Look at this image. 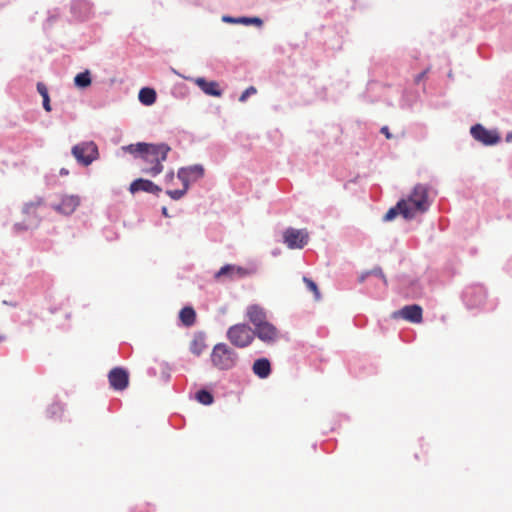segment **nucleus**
<instances>
[{
	"instance_id": "7c9ffc66",
	"label": "nucleus",
	"mask_w": 512,
	"mask_h": 512,
	"mask_svg": "<svg viewBox=\"0 0 512 512\" xmlns=\"http://www.w3.org/2000/svg\"><path fill=\"white\" fill-rule=\"evenodd\" d=\"M43 98V108L47 111V112H50L51 111V106H50V98H49V95H44Z\"/></svg>"
},
{
	"instance_id": "c756f323",
	"label": "nucleus",
	"mask_w": 512,
	"mask_h": 512,
	"mask_svg": "<svg viewBox=\"0 0 512 512\" xmlns=\"http://www.w3.org/2000/svg\"><path fill=\"white\" fill-rule=\"evenodd\" d=\"M368 274H374V275L382 278L384 283L387 284V280H386V278H385V276H384V274H383V272H382V270L380 268H375L372 271H370Z\"/></svg>"
},
{
	"instance_id": "58836bf2",
	"label": "nucleus",
	"mask_w": 512,
	"mask_h": 512,
	"mask_svg": "<svg viewBox=\"0 0 512 512\" xmlns=\"http://www.w3.org/2000/svg\"><path fill=\"white\" fill-rule=\"evenodd\" d=\"M51 408H52V409H55V410H56V409H60V407H59L58 405H53Z\"/></svg>"
},
{
	"instance_id": "f8f14e48",
	"label": "nucleus",
	"mask_w": 512,
	"mask_h": 512,
	"mask_svg": "<svg viewBox=\"0 0 512 512\" xmlns=\"http://www.w3.org/2000/svg\"><path fill=\"white\" fill-rule=\"evenodd\" d=\"M393 317H401L411 323H421L423 320V310L422 307L417 304L407 305L399 311L394 312Z\"/></svg>"
},
{
	"instance_id": "393cba45",
	"label": "nucleus",
	"mask_w": 512,
	"mask_h": 512,
	"mask_svg": "<svg viewBox=\"0 0 512 512\" xmlns=\"http://www.w3.org/2000/svg\"><path fill=\"white\" fill-rule=\"evenodd\" d=\"M303 282L305 283L307 289L314 294L316 300L320 299V292L317 284L308 277H303Z\"/></svg>"
},
{
	"instance_id": "cd10ccee",
	"label": "nucleus",
	"mask_w": 512,
	"mask_h": 512,
	"mask_svg": "<svg viewBox=\"0 0 512 512\" xmlns=\"http://www.w3.org/2000/svg\"><path fill=\"white\" fill-rule=\"evenodd\" d=\"M257 90L254 86L248 87L240 96L239 101L244 102L250 95L256 94Z\"/></svg>"
},
{
	"instance_id": "bb28decb",
	"label": "nucleus",
	"mask_w": 512,
	"mask_h": 512,
	"mask_svg": "<svg viewBox=\"0 0 512 512\" xmlns=\"http://www.w3.org/2000/svg\"><path fill=\"white\" fill-rule=\"evenodd\" d=\"M238 23H244V24H256L257 26L262 25V20L258 17L248 18V17H242L238 19Z\"/></svg>"
},
{
	"instance_id": "4468645a",
	"label": "nucleus",
	"mask_w": 512,
	"mask_h": 512,
	"mask_svg": "<svg viewBox=\"0 0 512 512\" xmlns=\"http://www.w3.org/2000/svg\"><path fill=\"white\" fill-rule=\"evenodd\" d=\"M253 332L254 336L256 335L260 340L266 343H273L279 337L277 328L268 321L257 326Z\"/></svg>"
},
{
	"instance_id": "2f4dec72",
	"label": "nucleus",
	"mask_w": 512,
	"mask_h": 512,
	"mask_svg": "<svg viewBox=\"0 0 512 512\" xmlns=\"http://www.w3.org/2000/svg\"><path fill=\"white\" fill-rule=\"evenodd\" d=\"M381 133H383L387 139H391V138H392V135H391V133L389 132V129H388V127H387V126H383V127L381 128Z\"/></svg>"
},
{
	"instance_id": "72a5a7b5",
	"label": "nucleus",
	"mask_w": 512,
	"mask_h": 512,
	"mask_svg": "<svg viewBox=\"0 0 512 512\" xmlns=\"http://www.w3.org/2000/svg\"><path fill=\"white\" fill-rule=\"evenodd\" d=\"M425 75H426V71H423L422 73L418 74V75L415 77V79H414L415 83H417V84H418L421 80H423V79H424Z\"/></svg>"
},
{
	"instance_id": "6e6552de",
	"label": "nucleus",
	"mask_w": 512,
	"mask_h": 512,
	"mask_svg": "<svg viewBox=\"0 0 512 512\" xmlns=\"http://www.w3.org/2000/svg\"><path fill=\"white\" fill-rule=\"evenodd\" d=\"M309 235L305 230H298L294 228H288L284 234V243L290 249H301L308 242Z\"/></svg>"
},
{
	"instance_id": "9d476101",
	"label": "nucleus",
	"mask_w": 512,
	"mask_h": 512,
	"mask_svg": "<svg viewBox=\"0 0 512 512\" xmlns=\"http://www.w3.org/2000/svg\"><path fill=\"white\" fill-rule=\"evenodd\" d=\"M472 136L485 145H494L500 141V136L496 131L488 130L480 124L471 128Z\"/></svg>"
},
{
	"instance_id": "6ab92c4d",
	"label": "nucleus",
	"mask_w": 512,
	"mask_h": 512,
	"mask_svg": "<svg viewBox=\"0 0 512 512\" xmlns=\"http://www.w3.org/2000/svg\"><path fill=\"white\" fill-rule=\"evenodd\" d=\"M255 375L261 379L267 378L271 373V365L267 358L257 359L252 367Z\"/></svg>"
},
{
	"instance_id": "ddd939ff",
	"label": "nucleus",
	"mask_w": 512,
	"mask_h": 512,
	"mask_svg": "<svg viewBox=\"0 0 512 512\" xmlns=\"http://www.w3.org/2000/svg\"><path fill=\"white\" fill-rule=\"evenodd\" d=\"M80 205V198L77 195H64L59 204H53L52 208L60 214L70 215Z\"/></svg>"
},
{
	"instance_id": "412c9836",
	"label": "nucleus",
	"mask_w": 512,
	"mask_h": 512,
	"mask_svg": "<svg viewBox=\"0 0 512 512\" xmlns=\"http://www.w3.org/2000/svg\"><path fill=\"white\" fill-rule=\"evenodd\" d=\"M179 318L185 326H192L196 321L195 310L192 307H184L179 313Z\"/></svg>"
},
{
	"instance_id": "c85d7f7f",
	"label": "nucleus",
	"mask_w": 512,
	"mask_h": 512,
	"mask_svg": "<svg viewBox=\"0 0 512 512\" xmlns=\"http://www.w3.org/2000/svg\"><path fill=\"white\" fill-rule=\"evenodd\" d=\"M37 91L42 97H44V95H49L47 87L41 82L37 84Z\"/></svg>"
},
{
	"instance_id": "4be33fe9",
	"label": "nucleus",
	"mask_w": 512,
	"mask_h": 512,
	"mask_svg": "<svg viewBox=\"0 0 512 512\" xmlns=\"http://www.w3.org/2000/svg\"><path fill=\"white\" fill-rule=\"evenodd\" d=\"M189 348L194 355H201L206 349L204 338L202 336H195L193 340L190 342Z\"/></svg>"
},
{
	"instance_id": "20e7f679",
	"label": "nucleus",
	"mask_w": 512,
	"mask_h": 512,
	"mask_svg": "<svg viewBox=\"0 0 512 512\" xmlns=\"http://www.w3.org/2000/svg\"><path fill=\"white\" fill-rule=\"evenodd\" d=\"M72 155L83 166H89L99 158L98 147L93 141H85L72 147Z\"/></svg>"
},
{
	"instance_id": "b1692460",
	"label": "nucleus",
	"mask_w": 512,
	"mask_h": 512,
	"mask_svg": "<svg viewBox=\"0 0 512 512\" xmlns=\"http://www.w3.org/2000/svg\"><path fill=\"white\" fill-rule=\"evenodd\" d=\"M196 399L203 405H210L214 401L213 395L207 390H199L196 393Z\"/></svg>"
},
{
	"instance_id": "473e14b6",
	"label": "nucleus",
	"mask_w": 512,
	"mask_h": 512,
	"mask_svg": "<svg viewBox=\"0 0 512 512\" xmlns=\"http://www.w3.org/2000/svg\"><path fill=\"white\" fill-rule=\"evenodd\" d=\"M165 179L167 183H171L174 180V172L170 171L169 173H167Z\"/></svg>"
},
{
	"instance_id": "e433bc0d",
	"label": "nucleus",
	"mask_w": 512,
	"mask_h": 512,
	"mask_svg": "<svg viewBox=\"0 0 512 512\" xmlns=\"http://www.w3.org/2000/svg\"><path fill=\"white\" fill-rule=\"evenodd\" d=\"M506 140H507L508 142H511V141H512V132H511V133H509V134L507 135Z\"/></svg>"
},
{
	"instance_id": "f704fd0d",
	"label": "nucleus",
	"mask_w": 512,
	"mask_h": 512,
	"mask_svg": "<svg viewBox=\"0 0 512 512\" xmlns=\"http://www.w3.org/2000/svg\"><path fill=\"white\" fill-rule=\"evenodd\" d=\"M59 173L61 176H66L69 174V171L65 168H62Z\"/></svg>"
},
{
	"instance_id": "5701e85b",
	"label": "nucleus",
	"mask_w": 512,
	"mask_h": 512,
	"mask_svg": "<svg viewBox=\"0 0 512 512\" xmlns=\"http://www.w3.org/2000/svg\"><path fill=\"white\" fill-rule=\"evenodd\" d=\"M74 82H75V85L80 88H86V87L90 86V84H91L90 72L85 71V72L77 74L76 77L74 78Z\"/></svg>"
},
{
	"instance_id": "1a4fd4ad",
	"label": "nucleus",
	"mask_w": 512,
	"mask_h": 512,
	"mask_svg": "<svg viewBox=\"0 0 512 512\" xmlns=\"http://www.w3.org/2000/svg\"><path fill=\"white\" fill-rule=\"evenodd\" d=\"M108 381L114 390L123 391L129 385V374L122 367H115L108 373Z\"/></svg>"
},
{
	"instance_id": "4c0bfd02",
	"label": "nucleus",
	"mask_w": 512,
	"mask_h": 512,
	"mask_svg": "<svg viewBox=\"0 0 512 512\" xmlns=\"http://www.w3.org/2000/svg\"><path fill=\"white\" fill-rule=\"evenodd\" d=\"M162 214H163L164 216H168V212H167V208H166V207H163V208H162Z\"/></svg>"
},
{
	"instance_id": "9b49d317",
	"label": "nucleus",
	"mask_w": 512,
	"mask_h": 512,
	"mask_svg": "<svg viewBox=\"0 0 512 512\" xmlns=\"http://www.w3.org/2000/svg\"><path fill=\"white\" fill-rule=\"evenodd\" d=\"M204 175V169L201 165H193L189 167H183L178 170L177 176L181 180L182 185L185 188H189L191 182H195L202 178Z\"/></svg>"
},
{
	"instance_id": "39448f33",
	"label": "nucleus",
	"mask_w": 512,
	"mask_h": 512,
	"mask_svg": "<svg viewBox=\"0 0 512 512\" xmlns=\"http://www.w3.org/2000/svg\"><path fill=\"white\" fill-rule=\"evenodd\" d=\"M227 339L234 346L244 348L252 343L254 332L247 324H235L228 329Z\"/></svg>"
},
{
	"instance_id": "f257e3e1",
	"label": "nucleus",
	"mask_w": 512,
	"mask_h": 512,
	"mask_svg": "<svg viewBox=\"0 0 512 512\" xmlns=\"http://www.w3.org/2000/svg\"><path fill=\"white\" fill-rule=\"evenodd\" d=\"M123 149L135 157H139L145 165L142 172L155 177L163 171V162L167 158L170 147L164 143L147 144L137 143L123 147Z\"/></svg>"
},
{
	"instance_id": "ea45409f",
	"label": "nucleus",
	"mask_w": 512,
	"mask_h": 512,
	"mask_svg": "<svg viewBox=\"0 0 512 512\" xmlns=\"http://www.w3.org/2000/svg\"><path fill=\"white\" fill-rule=\"evenodd\" d=\"M365 276L363 275L361 278H360V281L362 282L364 280Z\"/></svg>"
},
{
	"instance_id": "a211bd4d",
	"label": "nucleus",
	"mask_w": 512,
	"mask_h": 512,
	"mask_svg": "<svg viewBox=\"0 0 512 512\" xmlns=\"http://www.w3.org/2000/svg\"><path fill=\"white\" fill-rule=\"evenodd\" d=\"M246 316L249 319V321L254 325L255 328L261 325L262 323L267 322L266 312L259 305L248 306Z\"/></svg>"
},
{
	"instance_id": "dca6fc26",
	"label": "nucleus",
	"mask_w": 512,
	"mask_h": 512,
	"mask_svg": "<svg viewBox=\"0 0 512 512\" xmlns=\"http://www.w3.org/2000/svg\"><path fill=\"white\" fill-rule=\"evenodd\" d=\"M129 190L133 194L139 191H144L152 194H159L162 191V189L158 185L154 184L152 181L142 178L134 180L130 184Z\"/></svg>"
},
{
	"instance_id": "c9c22d12",
	"label": "nucleus",
	"mask_w": 512,
	"mask_h": 512,
	"mask_svg": "<svg viewBox=\"0 0 512 512\" xmlns=\"http://www.w3.org/2000/svg\"><path fill=\"white\" fill-rule=\"evenodd\" d=\"M224 20L225 21H228V22H238V19H233V18H230V17H224Z\"/></svg>"
},
{
	"instance_id": "aec40b11",
	"label": "nucleus",
	"mask_w": 512,
	"mask_h": 512,
	"mask_svg": "<svg viewBox=\"0 0 512 512\" xmlns=\"http://www.w3.org/2000/svg\"><path fill=\"white\" fill-rule=\"evenodd\" d=\"M138 97L139 101L146 106L154 104L157 98L155 90L148 87L142 88Z\"/></svg>"
},
{
	"instance_id": "f03ea898",
	"label": "nucleus",
	"mask_w": 512,
	"mask_h": 512,
	"mask_svg": "<svg viewBox=\"0 0 512 512\" xmlns=\"http://www.w3.org/2000/svg\"><path fill=\"white\" fill-rule=\"evenodd\" d=\"M213 366L219 370L232 369L238 360L237 353L225 343L216 344L210 355Z\"/></svg>"
},
{
	"instance_id": "f3484780",
	"label": "nucleus",
	"mask_w": 512,
	"mask_h": 512,
	"mask_svg": "<svg viewBox=\"0 0 512 512\" xmlns=\"http://www.w3.org/2000/svg\"><path fill=\"white\" fill-rule=\"evenodd\" d=\"M194 83L207 95L220 97L222 91L216 81H207L202 77L194 79Z\"/></svg>"
},
{
	"instance_id": "423d86ee",
	"label": "nucleus",
	"mask_w": 512,
	"mask_h": 512,
	"mask_svg": "<svg viewBox=\"0 0 512 512\" xmlns=\"http://www.w3.org/2000/svg\"><path fill=\"white\" fill-rule=\"evenodd\" d=\"M428 191L427 188L421 184L414 187L412 193L408 199H404L408 202L413 212V217L417 213H423L428 209Z\"/></svg>"
},
{
	"instance_id": "7ed1b4c3",
	"label": "nucleus",
	"mask_w": 512,
	"mask_h": 512,
	"mask_svg": "<svg viewBox=\"0 0 512 512\" xmlns=\"http://www.w3.org/2000/svg\"><path fill=\"white\" fill-rule=\"evenodd\" d=\"M44 202L42 199L37 201L28 202L22 208V214L24 219L22 222H17L14 225L16 231H23L30 228L37 227L41 222V217L38 214V209L43 206Z\"/></svg>"
},
{
	"instance_id": "a878e982",
	"label": "nucleus",
	"mask_w": 512,
	"mask_h": 512,
	"mask_svg": "<svg viewBox=\"0 0 512 512\" xmlns=\"http://www.w3.org/2000/svg\"><path fill=\"white\" fill-rule=\"evenodd\" d=\"M188 188H185L183 185L182 189H175V190H167L166 193L173 199V200H179L181 199L185 193L187 192Z\"/></svg>"
},
{
	"instance_id": "0eeeda50",
	"label": "nucleus",
	"mask_w": 512,
	"mask_h": 512,
	"mask_svg": "<svg viewBox=\"0 0 512 512\" xmlns=\"http://www.w3.org/2000/svg\"><path fill=\"white\" fill-rule=\"evenodd\" d=\"M251 274V271L245 267L234 265V264H226L220 268L218 272L215 273V280L227 279L229 281H234L238 279H243Z\"/></svg>"
},
{
	"instance_id": "2eb2a0df",
	"label": "nucleus",
	"mask_w": 512,
	"mask_h": 512,
	"mask_svg": "<svg viewBox=\"0 0 512 512\" xmlns=\"http://www.w3.org/2000/svg\"><path fill=\"white\" fill-rule=\"evenodd\" d=\"M398 214H401L405 219H412L413 212L408 202L404 199L400 200L395 207L390 208L384 215V221L393 220Z\"/></svg>"
}]
</instances>
